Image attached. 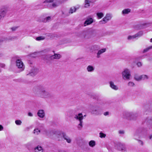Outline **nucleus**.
Masks as SVG:
<instances>
[{
    "label": "nucleus",
    "instance_id": "1",
    "mask_svg": "<svg viewBox=\"0 0 152 152\" xmlns=\"http://www.w3.org/2000/svg\"><path fill=\"white\" fill-rule=\"evenodd\" d=\"M61 57V56L59 54L54 53V55H47L45 56L44 58L46 60H54L55 59L58 60Z\"/></svg>",
    "mask_w": 152,
    "mask_h": 152
},
{
    "label": "nucleus",
    "instance_id": "2",
    "mask_svg": "<svg viewBox=\"0 0 152 152\" xmlns=\"http://www.w3.org/2000/svg\"><path fill=\"white\" fill-rule=\"evenodd\" d=\"M122 77L124 80H129L131 76L130 70L126 69L122 72Z\"/></svg>",
    "mask_w": 152,
    "mask_h": 152
},
{
    "label": "nucleus",
    "instance_id": "3",
    "mask_svg": "<svg viewBox=\"0 0 152 152\" xmlns=\"http://www.w3.org/2000/svg\"><path fill=\"white\" fill-rule=\"evenodd\" d=\"M80 7L79 5H77L75 6L72 7L70 8L69 11L68 13H67L66 11L62 12L63 14L64 15L66 16H68L70 14H72L76 12L77 10Z\"/></svg>",
    "mask_w": 152,
    "mask_h": 152
},
{
    "label": "nucleus",
    "instance_id": "4",
    "mask_svg": "<svg viewBox=\"0 0 152 152\" xmlns=\"http://www.w3.org/2000/svg\"><path fill=\"white\" fill-rule=\"evenodd\" d=\"M112 18V15L110 13H107L104 17L100 20L99 23L100 24H104L107 23L111 20Z\"/></svg>",
    "mask_w": 152,
    "mask_h": 152
},
{
    "label": "nucleus",
    "instance_id": "5",
    "mask_svg": "<svg viewBox=\"0 0 152 152\" xmlns=\"http://www.w3.org/2000/svg\"><path fill=\"white\" fill-rule=\"evenodd\" d=\"M143 34V33L142 31H140L133 35H129L128 36L127 39L128 40H130L136 39L137 37H140Z\"/></svg>",
    "mask_w": 152,
    "mask_h": 152
},
{
    "label": "nucleus",
    "instance_id": "6",
    "mask_svg": "<svg viewBox=\"0 0 152 152\" xmlns=\"http://www.w3.org/2000/svg\"><path fill=\"white\" fill-rule=\"evenodd\" d=\"M53 133L55 135L56 137L58 138L59 140H60L62 137L64 138V136L65 135L64 133L59 131H53Z\"/></svg>",
    "mask_w": 152,
    "mask_h": 152
},
{
    "label": "nucleus",
    "instance_id": "7",
    "mask_svg": "<svg viewBox=\"0 0 152 152\" xmlns=\"http://www.w3.org/2000/svg\"><path fill=\"white\" fill-rule=\"evenodd\" d=\"M16 66L20 69L21 71H23L24 69V66L23 62L20 59H17L16 61Z\"/></svg>",
    "mask_w": 152,
    "mask_h": 152
},
{
    "label": "nucleus",
    "instance_id": "8",
    "mask_svg": "<svg viewBox=\"0 0 152 152\" xmlns=\"http://www.w3.org/2000/svg\"><path fill=\"white\" fill-rule=\"evenodd\" d=\"M52 20V17L50 16H48L45 17L44 15H41L40 17V21L44 23H47L50 21Z\"/></svg>",
    "mask_w": 152,
    "mask_h": 152
},
{
    "label": "nucleus",
    "instance_id": "9",
    "mask_svg": "<svg viewBox=\"0 0 152 152\" xmlns=\"http://www.w3.org/2000/svg\"><path fill=\"white\" fill-rule=\"evenodd\" d=\"M91 113L92 114L95 115H98L101 114L100 111L96 107H93L92 108Z\"/></svg>",
    "mask_w": 152,
    "mask_h": 152
},
{
    "label": "nucleus",
    "instance_id": "10",
    "mask_svg": "<svg viewBox=\"0 0 152 152\" xmlns=\"http://www.w3.org/2000/svg\"><path fill=\"white\" fill-rule=\"evenodd\" d=\"M109 85L110 87L113 90L117 91L119 89L118 86L115 85L114 82L112 81H110L109 82Z\"/></svg>",
    "mask_w": 152,
    "mask_h": 152
},
{
    "label": "nucleus",
    "instance_id": "11",
    "mask_svg": "<svg viewBox=\"0 0 152 152\" xmlns=\"http://www.w3.org/2000/svg\"><path fill=\"white\" fill-rule=\"evenodd\" d=\"M133 27L136 30L142 29L145 28L147 27V24H146L144 23L140 25H136L134 26Z\"/></svg>",
    "mask_w": 152,
    "mask_h": 152
},
{
    "label": "nucleus",
    "instance_id": "12",
    "mask_svg": "<svg viewBox=\"0 0 152 152\" xmlns=\"http://www.w3.org/2000/svg\"><path fill=\"white\" fill-rule=\"evenodd\" d=\"M94 22V19L91 18H87L84 23V26H85L92 24Z\"/></svg>",
    "mask_w": 152,
    "mask_h": 152
},
{
    "label": "nucleus",
    "instance_id": "13",
    "mask_svg": "<svg viewBox=\"0 0 152 152\" xmlns=\"http://www.w3.org/2000/svg\"><path fill=\"white\" fill-rule=\"evenodd\" d=\"M37 89L38 90V91L40 94H48V92L45 88H42L39 86H38Z\"/></svg>",
    "mask_w": 152,
    "mask_h": 152
},
{
    "label": "nucleus",
    "instance_id": "14",
    "mask_svg": "<svg viewBox=\"0 0 152 152\" xmlns=\"http://www.w3.org/2000/svg\"><path fill=\"white\" fill-rule=\"evenodd\" d=\"M37 115L39 118H43L45 116V111L42 109L39 110L37 112Z\"/></svg>",
    "mask_w": 152,
    "mask_h": 152
},
{
    "label": "nucleus",
    "instance_id": "15",
    "mask_svg": "<svg viewBox=\"0 0 152 152\" xmlns=\"http://www.w3.org/2000/svg\"><path fill=\"white\" fill-rule=\"evenodd\" d=\"M106 51V49L105 48H102L99 50L96 53V58H100L101 57V55Z\"/></svg>",
    "mask_w": 152,
    "mask_h": 152
},
{
    "label": "nucleus",
    "instance_id": "16",
    "mask_svg": "<svg viewBox=\"0 0 152 152\" xmlns=\"http://www.w3.org/2000/svg\"><path fill=\"white\" fill-rule=\"evenodd\" d=\"M6 13V10L5 8H2L0 10V19L4 18Z\"/></svg>",
    "mask_w": 152,
    "mask_h": 152
},
{
    "label": "nucleus",
    "instance_id": "17",
    "mask_svg": "<svg viewBox=\"0 0 152 152\" xmlns=\"http://www.w3.org/2000/svg\"><path fill=\"white\" fill-rule=\"evenodd\" d=\"M132 113L129 112H125L123 113L124 118H129L132 116Z\"/></svg>",
    "mask_w": 152,
    "mask_h": 152
},
{
    "label": "nucleus",
    "instance_id": "18",
    "mask_svg": "<svg viewBox=\"0 0 152 152\" xmlns=\"http://www.w3.org/2000/svg\"><path fill=\"white\" fill-rule=\"evenodd\" d=\"M95 67L92 65H89L86 67V70L88 72H92L95 70Z\"/></svg>",
    "mask_w": 152,
    "mask_h": 152
},
{
    "label": "nucleus",
    "instance_id": "19",
    "mask_svg": "<svg viewBox=\"0 0 152 152\" xmlns=\"http://www.w3.org/2000/svg\"><path fill=\"white\" fill-rule=\"evenodd\" d=\"M75 118L79 121H82L83 119V116L82 113H80L76 115L75 116Z\"/></svg>",
    "mask_w": 152,
    "mask_h": 152
},
{
    "label": "nucleus",
    "instance_id": "20",
    "mask_svg": "<svg viewBox=\"0 0 152 152\" xmlns=\"http://www.w3.org/2000/svg\"><path fill=\"white\" fill-rule=\"evenodd\" d=\"M38 72V70L36 68H34L27 75H30L31 76H34L36 75Z\"/></svg>",
    "mask_w": 152,
    "mask_h": 152
},
{
    "label": "nucleus",
    "instance_id": "21",
    "mask_svg": "<svg viewBox=\"0 0 152 152\" xmlns=\"http://www.w3.org/2000/svg\"><path fill=\"white\" fill-rule=\"evenodd\" d=\"M43 148L39 145H38L34 148V152H43Z\"/></svg>",
    "mask_w": 152,
    "mask_h": 152
},
{
    "label": "nucleus",
    "instance_id": "22",
    "mask_svg": "<svg viewBox=\"0 0 152 152\" xmlns=\"http://www.w3.org/2000/svg\"><path fill=\"white\" fill-rule=\"evenodd\" d=\"M92 2L91 0H85L84 3V7L88 8L90 6V4Z\"/></svg>",
    "mask_w": 152,
    "mask_h": 152
},
{
    "label": "nucleus",
    "instance_id": "23",
    "mask_svg": "<svg viewBox=\"0 0 152 152\" xmlns=\"http://www.w3.org/2000/svg\"><path fill=\"white\" fill-rule=\"evenodd\" d=\"M131 10L130 9H126L123 10L121 12L122 14L123 15L128 14L131 12Z\"/></svg>",
    "mask_w": 152,
    "mask_h": 152
},
{
    "label": "nucleus",
    "instance_id": "24",
    "mask_svg": "<svg viewBox=\"0 0 152 152\" xmlns=\"http://www.w3.org/2000/svg\"><path fill=\"white\" fill-rule=\"evenodd\" d=\"M134 79L138 81L141 80V75H139L137 74H135L134 76Z\"/></svg>",
    "mask_w": 152,
    "mask_h": 152
},
{
    "label": "nucleus",
    "instance_id": "25",
    "mask_svg": "<svg viewBox=\"0 0 152 152\" xmlns=\"http://www.w3.org/2000/svg\"><path fill=\"white\" fill-rule=\"evenodd\" d=\"M63 138L65 140H66L67 142L68 143H71L72 142V139L70 137L66 136L65 134V136H64Z\"/></svg>",
    "mask_w": 152,
    "mask_h": 152
},
{
    "label": "nucleus",
    "instance_id": "26",
    "mask_svg": "<svg viewBox=\"0 0 152 152\" xmlns=\"http://www.w3.org/2000/svg\"><path fill=\"white\" fill-rule=\"evenodd\" d=\"M89 145L91 147H93L96 145V142L95 141L91 140L89 142Z\"/></svg>",
    "mask_w": 152,
    "mask_h": 152
},
{
    "label": "nucleus",
    "instance_id": "27",
    "mask_svg": "<svg viewBox=\"0 0 152 152\" xmlns=\"http://www.w3.org/2000/svg\"><path fill=\"white\" fill-rule=\"evenodd\" d=\"M141 80H148L149 78V76L146 75H141Z\"/></svg>",
    "mask_w": 152,
    "mask_h": 152
},
{
    "label": "nucleus",
    "instance_id": "28",
    "mask_svg": "<svg viewBox=\"0 0 152 152\" xmlns=\"http://www.w3.org/2000/svg\"><path fill=\"white\" fill-rule=\"evenodd\" d=\"M96 14L98 18L99 19L102 18L104 16V13L102 12H98Z\"/></svg>",
    "mask_w": 152,
    "mask_h": 152
},
{
    "label": "nucleus",
    "instance_id": "29",
    "mask_svg": "<svg viewBox=\"0 0 152 152\" xmlns=\"http://www.w3.org/2000/svg\"><path fill=\"white\" fill-rule=\"evenodd\" d=\"M9 38L4 37L0 39V43L4 42H7L9 40Z\"/></svg>",
    "mask_w": 152,
    "mask_h": 152
},
{
    "label": "nucleus",
    "instance_id": "30",
    "mask_svg": "<svg viewBox=\"0 0 152 152\" xmlns=\"http://www.w3.org/2000/svg\"><path fill=\"white\" fill-rule=\"evenodd\" d=\"M40 132V130H39L37 128L35 129L33 133L35 135H38L39 134Z\"/></svg>",
    "mask_w": 152,
    "mask_h": 152
},
{
    "label": "nucleus",
    "instance_id": "31",
    "mask_svg": "<svg viewBox=\"0 0 152 152\" xmlns=\"http://www.w3.org/2000/svg\"><path fill=\"white\" fill-rule=\"evenodd\" d=\"M79 124L78 125V128L79 129H81L83 127V121H79Z\"/></svg>",
    "mask_w": 152,
    "mask_h": 152
},
{
    "label": "nucleus",
    "instance_id": "32",
    "mask_svg": "<svg viewBox=\"0 0 152 152\" xmlns=\"http://www.w3.org/2000/svg\"><path fill=\"white\" fill-rule=\"evenodd\" d=\"M152 49V46H150L149 47H148L147 48H146L145 49H144L143 51V53H145L146 52H147L148 51Z\"/></svg>",
    "mask_w": 152,
    "mask_h": 152
},
{
    "label": "nucleus",
    "instance_id": "33",
    "mask_svg": "<svg viewBox=\"0 0 152 152\" xmlns=\"http://www.w3.org/2000/svg\"><path fill=\"white\" fill-rule=\"evenodd\" d=\"M98 48V45H94L91 46V49L92 50H96Z\"/></svg>",
    "mask_w": 152,
    "mask_h": 152
},
{
    "label": "nucleus",
    "instance_id": "34",
    "mask_svg": "<svg viewBox=\"0 0 152 152\" xmlns=\"http://www.w3.org/2000/svg\"><path fill=\"white\" fill-rule=\"evenodd\" d=\"M45 39V37L42 36L39 37H37L36 38V40L37 41H40L43 40Z\"/></svg>",
    "mask_w": 152,
    "mask_h": 152
},
{
    "label": "nucleus",
    "instance_id": "35",
    "mask_svg": "<svg viewBox=\"0 0 152 152\" xmlns=\"http://www.w3.org/2000/svg\"><path fill=\"white\" fill-rule=\"evenodd\" d=\"M99 137L101 138H105L106 136V134L102 132L99 133Z\"/></svg>",
    "mask_w": 152,
    "mask_h": 152
},
{
    "label": "nucleus",
    "instance_id": "36",
    "mask_svg": "<svg viewBox=\"0 0 152 152\" xmlns=\"http://www.w3.org/2000/svg\"><path fill=\"white\" fill-rule=\"evenodd\" d=\"M134 85V83L130 81L128 83V86L130 87H133Z\"/></svg>",
    "mask_w": 152,
    "mask_h": 152
},
{
    "label": "nucleus",
    "instance_id": "37",
    "mask_svg": "<svg viewBox=\"0 0 152 152\" xmlns=\"http://www.w3.org/2000/svg\"><path fill=\"white\" fill-rule=\"evenodd\" d=\"M16 124L18 125H20L22 124V121L20 120H17L15 121Z\"/></svg>",
    "mask_w": 152,
    "mask_h": 152
},
{
    "label": "nucleus",
    "instance_id": "38",
    "mask_svg": "<svg viewBox=\"0 0 152 152\" xmlns=\"http://www.w3.org/2000/svg\"><path fill=\"white\" fill-rule=\"evenodd\" d=\"M137 65L138 67H140L142 66V63L141 62H139L137 63Z\"/></svg>",
    "mask_w": 152,
    "mask_h": 152
},
{
    "label": "nucleus",
    "instance_id": "39",
    "mask_svg": "<svg viewBox=\"0 0 152 152\" xmlns=\"http://www.w3.org/2000/svg\"><path fill=\"white\" fill-rule=\"evenodd\" d=\"M118 133L121 134H124L125 132L123 130H120L118 131Z\"/></svg>",
    "mask_w": 152,
    "mask_h": 152
},
{
    "label": "nucleus",
    "instance_id": "40",
    "mask_svg": "<svg viewBox=\"0 0 152 152\" xmlns=\"http://www.w3.org/2000/svg\"><path fill=\"white\" fill-rule=\"evenodd\" d=\"M109 113L108 112H106L104 113V116H107L109 114Z\"/></svg>",
    "mask_w": 152,
    "mask_h": 152
},
{
    "label": "nucleus",
    "instance_id": "41",
    "mask_svg": "<svg viewBox=\"0 0 152 152\" xmlns=\"http://www.w3.org/2000/svg\"><path fill=\"white\" fill-rule=\"evenodd\" d=\"M4 127L3 126L1 125H0V131H2Z\"/></svg>",
    "mask_w": 152,
    "mask_h": 152
},
{
    "label": "nucleus",
    "instance_id": "42",
    "mask_svg": "<svg viewBox=\"0 0 152 152\" xmlns=\"http://www.w3.org/2000/svg\"><path fill=\"white\" fill-rule=\"evenodd\" d=\"M138 142H139V144H141V145H143V142L141 140H138Z\"/></svg>",
    "mask_w": 152,
    "mask_h": 152
},
{
    "label": "nucleus",
    "instance_id": "43",
    "mask_svg": "<svg viewBox=\"0 0 152 152\" xmlns=\"http://www.w3.org/2000/svg\"><path fill=\"white\" fill-rule=\"evenodd\" d=\"M0 66L2 68H4L5 66V65L3 64H0Z\"/></svg>",
    "mask_w": 152,
    "mask_h": 152
},
{
    "label": "nucleus",
    "instance_id": "44",
    "mask_svg": "<svg viewBox=\"0 0 152 152\" xmlns=\"http://www.w3.org/2000/svg\"><path fill=\"white\" fill-rule=\"evenodd\" d=\"M28 115L31 117H32L33 116V114L31 112H29L28 113Z\"/></svg>",
    "mask_w": 152,
    "mask_h": 152
},
{
    "label": "nucleus",
    "instance_id": "45",
    "mask_svg": "<svg viewBox=\"0 0 152 152\" xmlns=\"http://www.w3.org/2000/svg\"><path fill=\"white\" fill-rule=\"evenodd\" d=\"M149 138L150 140H152V134H150L149 136Z\"/></svg>",
    "mask_w": 152,
    "mask_h": 152
},
{
    "label": "nucleus",
    "instance_id": "46",
    "mask_svg": "<svg viewBox=\"0 0 152 152\" xmlns=\"http://www.w3.org/2000/svg\"><path fill=\"white\" fill-rule=\"evenodd\" d=\"M148 60L149 61H152V58H149L148 59Z\"/></svg>",
    "mask_w": 152,
    "mask_h": 152
},
{
    "label": "nucleus",
    "instance_id": "47",
    "mask_svg": "<svg viewBox=\"0 0 152 152\" xmlns=\"http://www.w3.org/2000/svg\"><path fill=\"white\" fill-rule=\"evenodd\" d=\"M150 42H152V38L150 40Z\"/></svg>",
    "mask_w": 152,
    "mask_h": 152
},
{
    "label": "nucleus",
    "instance_id": "48",
    "mask_svg": "<svg viewBox=\"0 0 152 152\" xmlns=\"http://www.w3.org/2000/svg\"><path fill=\"white\" fill-rule=\"evenodd\" d=\"M85 33V32H83L82 34V35H83Z\"/></svg>",
    "mask_w": 152,
    "mask_h": 152
},
{
    "label": "nucleus",
    "instance_id": "49",
    "mask_svg": "<svg viewBox=\"0 0 152 152\" xmlns=\"http://www.w3.org/2000/svg\"><path fill=\"white\" fill-rule=\"evenodd\" d=\"M13 29V28H12V30H15V28H14V29Z\"/></svg>",
    "mask_w": 152,
    "mask_h": 152
},
{
    "label": "nucleus",
    "instance_id": "50",
    "mask_svg": "<svg viewBox=\"0 0 152 152\" xmlns=\"http://www.w3.org/2000/svg\"><path fill=\"white\" fill-rule=\"evenodd\" d=\"M151 127L152 128V124L151 125Z\"/></svg>",
    "mask_w": 152,
    "mask_h": 152
},
{
    "label": "nucleus",
    "instance_id": "51",
    "mask_svg": "<svg viewBox=\"0 0 152 152\" xmlns=\"http://www.w3.org/2000/svg\"><path fill=\"white\" fill-rule=\"evenodd\" d=\"M37 53V52H35V54H36V53Z\"/></svg>",
    "mask_w": 152,
    "mask_h": 152
}]
</instances>
